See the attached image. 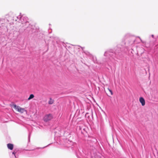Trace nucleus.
Here are the masks:
<instances>
[{"instance_id": "f257e3e1", "label": "nucleus", "mask_w": 158, "mask_h": 158, "mask_svg": "<svg viewBox=\"0 0 158 158\" xmlns=\"http://www.w3.org/2000/svg\"><path fill=\"white\" fill-rule=\"evenodd\" d=\"M13 107L15 109L19 112L23 113L27 112L26 110H25L24 108H22L19 106H16V105H14Z\"/></svg>"}, {"instance_id": "f03ea898", "label": "nucleus", "mask_w": 158, "mask_h": 158, "mask_svg": "<svg viewBox=\"0 0 158 158\" xmlns=\"http://www.w3.org/2000/svg\"><path fill=\"white\" fill-rule=\"evenodd\" d=\"M53 118V116L52 114H46L43 118V120L45 122H48Z\"/></svg>"}, {"instance_id": "7ed1b4c3", "label": "nucleus", "mask_w": 158, "mask_h": 158, "mask_svg": "<svg viewBox=\"0 0 158 158\" xmlns=\"http://www.w3.org/2000/svg\"><path fill=\"white\" fill-rule=\"evenodd\" d=\"M139 101L141 103V105L142 106L145 105V101L143 97H140L139 99Z\"/></svg>"}, {"instance_id": "20e7f679", "label": "nucleus", "mask_w": 158, "mask_h": 158, "mask_svg": "<svg viewBox=\"0 0 158 158\" xmlns=\"http://www.w3.org/2000/svg\"><path fill=\"white\" fill-rule=\"evenodd\" d=\"M7 147L8 149L12 150L13 148L14 145L13 144L9 143L7 144Z\"/></svg>"}, {"instance_id": "39448f33", "label": "nucleus", "mask_w": 158, "mask_h": 158, "mask_svg": "<svg viewBox=\"0 0 158 158\" xmlns=\"http://www.w3.org/2000/svg\"><path fill=\"white\" fill-rule=\"evenodd\" d=\"M54 102V100L51 98H50L49 100L48 101V103L49 104H52Z\"/></svg>"}, {"instance_id": "423d86ee", "label": "nucleus", "mask_w": 158, "mask_h": 158, "mask_svg": "<svg viewBox=\"0 0 158 158\" xmlns=\"http://www.w3.org/2000/svg\"><path fill=\"white\" fill-rule=\"evenodd\" d=\"M34 97V96L33 94H31L30 95L29 97L28 98V100H30V99L33 98Z\"/></svg>"}, {"instance_id": "0eeeda50", "label": "nucleus", "mask_w": 158, "mask_h": 158, "mask_svg": "<svg viewBox=\"0 0 158 158\" xmlns=\"http://www.w3.org/2000/svg\"><path fill=\"white\" fill-rule=\"evenodd\" d=\"M121 51V48L119 49L118 50H116L115 52V53L117 54V53H119L120 52V51Z\"/></svg>"}, {"instance_id": "6e6552de", "label": "nucleus", "mask_w": 158, "mask_h": 158, "mask_svg": "<svg viewBox=\"0 0 158 158\" xmlns=\"http://www.w3.org/2000/svg\"><path fill=\"white\" fill-rule=\"evenodd\" d=\"M109 92H110V94L111 95L113 94V92L111 90H110V89H109Z\"/></svg>"}, {"instance_id": "1a4fd4ad", "label": "nucleus", "mask_w": 158, "mask_h": 158, "mask_svg": "<svg viewBox=\"0 0 158 158\" xmlns=\"http://www.w3.org/2000/svg\"><path fill=\"white\" fill-rule=\"evenodd\" d=\"M151 36H152L153 38H154V35H151Z\"/></svg>"}, {"instance_id": "9d476101", "label": "nucleus", "mask_w": 158, "mask_h": 158, "mask_svg": "<svg viewBox=\"0 0 158 158\" xmlns=\"http://www.w3.org/2000/svg\"><path fill=\"white\" fill-rule=\"evenodd\" d=\"M139 38L141 40V41L142 42H143V41H142V40H141V39L139 37Z\"/></svg>"}, {"instance_id": "9b49d317", "label": "nucleus", "mask_w": 158, "mask_h": 158, "mask_svg": "<svg viewBox=\"0 0 158 158\" xmlns=\"http://www.w3.org/2000/svg\"><path fill=\"white\" fill-rule=\"evenodd\" d=\"M135 42V40H133L132 43H134Z\"/></svg>"}]
</instances>
